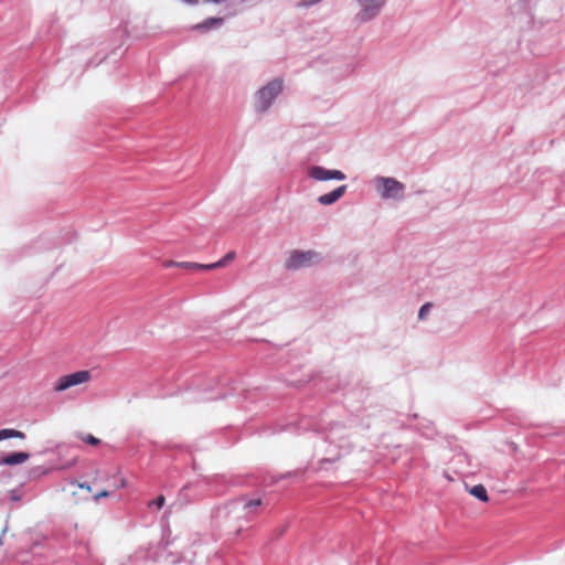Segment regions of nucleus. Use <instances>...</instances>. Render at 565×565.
<instances>
[{"instance_id": "22", "label": "nucleus", "mask_w": 565, "mask_h": 565, "mask_svg": "<svg viewBox=\"0 0 565 565\" xmlns=\"http://www.w3.org/2000/svg\"><path fill=\"white\" fill-rule=\"evenodd\" d=\"M185 1L189 2V3H195L196 2V0H185Z\"/></svg>"}, {"instance_id": "17", "label": "nucleus", "mask_w": 565, "mask_h": 565, "mask_svg": "<svg viewBox=\"0 0 565 565\" xmlns=\"http://www.w3.org/2000/svg\"><path fill=\"white\" fill-rule=\"evenodd\" d=\"M430 308H431L430 302L423 305L422 308L419 309L418 318L422 320L425 319L428 316Z\"/></svg>"}, {"instance_id": "20", "label": "nucleus", "mask_w": 565, "mask_h": 565, "mask_svg": "<svg viewBox=\"0 0 565 565\" xmlns=\"http://www.w3.org/2000/svg\"><path fill=\"white\" fill-rule=\"evenodd\" d=\"M180 263H181V262L167 260V262H164V263H163V266H164L166 268H170V267H174V266H175V267H180Z\"/></svg>"}, {"instance_id": "7", "label": "nucleus", "mask_w": 565, "mask_h": 565, "mask_svg": "<svg viewBox=\"0 0 565 565\" xmlns=\"http://www.w3.org/2000/svg\"><path fill=\"white\" fill-rule=\"evenodd\" d=\"M345 191L347 185H341L327 194L320 195L318 198V202L322 205H330L342 198Z\"/></svg>"}, {"instance_id": "5", "label": "nucleus", "mask_w": 565, "mask_h": 565, "mask_svg": "<svg viewBox=\"0 0 565 565\" xmlns=\"http://www.w3.org/2000/svg\"><path fill=\"white\" fill-rule=\"evenodd\" d=\"M359 2L361 11L358 17L361 21H367L380 12L385 0H359Z\"/></svg>"}, {"instance_id": "3", "label": "nucleus", "mask_w": 565, "mask_h": 565, "mask_svg": "<svg viewBox=\"0 0 565 565\" xmlns=\"http://www.w3.org/2000/svg\"><path fill=\"white\" fill-rule=\"evenodd\" d=\"M320 260L318 253L312 250H295L290 254L286 262V267L289 269H299L316 264Z\"/></svg>"}, {"instance_id": "11", "label": "nucleus", "mask_w": 565, "mask_h": 565, "mask_svg": "<svg viewBox=\"0 0 565 565\" xmlns=\"http://www.w3.org/2000/svg\"><path fill=\"white\" fill-rule=\"evenodd\" d=\"M469 493L482 502L489 501L487 489L483 484H476L469 489Z\"/></svg>"}, {"instance_id": "15", "label": "nucleus", "mask_w": 565, "mask_h": 565, "mask_svg": "<svg viewBox=\"0 0 565 565\" xmlns=\"http://www.w3.org/2000/svg\"><path fill=\"white\" fill-rule=\"evenodd\" d=\"M77 437L90 446H98L100 444V439L90 434H78Z\"/></svg>"}, {"instance_id": "18", "label": "nucleus", "mask_w": 565, "mask_h": 565, "mask_svg": "<svg viewBox=\"0 0 565 565\" xmlns=\"http://www.w3.org/2000/svg\"><path fill=\"white\" fill-rule=\"evenodd\" d=\"M111 494V491L108 490V489H103L102 491L97 492L96 494H94V500L95 501H98L100 500L102 498H107Z\"/></svg>"}, {"instance_id": "12", "label": "nucleus", "mask_w": 565, "mask_h": 565, "mask_svg": "<svg viewBox=\"0 0 565 565\" xmlns=\"http://www.w3.org/2000/svg\"><path fill=\"white\" fill-rule=\"evenodd\" d=\"M8 438L23 439V438H25V435H24V433L17 430V429H12V428L0 429V441L8 439Z\"/></svg>"}, {"instance_id": "1", "label": "nucleus", "mask_w": 565, "mask_h": 565, "mask_svg": "<svg viewBox=\"0 0 565 565\" xmlns=\"http://www.w3.org/2000/svg\"><path fill=\"white\" fill-rule=\"evenodd\" d=\"M282 90V81L274 79L269 82L266 86L262 87L256 94V108L258 111H266L273 100L281 93Z\"/></svg>"}, {"instance_id": "14", "label": "nucleus", "mask_w": 565, "mask_h": 565, "mask_svg": "<svg viewBox=\"0 0 565 565\" xmlns=\"http://www.w3.org/2000/svg\"><path fill=\"white\" fill-rule=\"evenodd\" d=\"M223 22L222 18H210L205 20L203 23L196 24L194 29H209L214 25H220Z\"/></svg>"}, {"instance_id": "16", "label": "nucleus", "mask_w": 565, "mask_h": 565, "mask_svg": "<svg viewBox=\"0 0 565 565\" xmlns=\"http://www.w3.org/2000/svg\"><path fill=\"white\" fill-rule=\"evenodd\" d=\"M205 266L206 265H204V264L191 263V262H181L180 263V267L184 268V269H202V270H206Z\"/></svg>"}, {"instance_id": "13", "label": "nucleus", "mask_w": 565, "mask_h": 565, "mask_svg": "<svg viewBox=\"0 0 565 565\" xmlns=\"http://www.w3.org/2000/svg\"><path fill=\"white\" fill-rule=\"evenodd\" d=\"M262 500L260 499H253L248 500L244 503V510L246 513H257V509L260 507Z\"/></svg>"}, {"instance_id": "10", "label": "nucleus", "mask_w": 565, "mask_h": 565, "mask_svg": "<svg viewBox=\"0 0 565 565\" xmlns=\"http://www.w3.org/2000/svg\"><path fill=\"white\" fill-rule=\"evenodd\" d=\"M236 257L235 252H228L222 259L216 263L206 264L205 269L211 270L215 268H221L226 266L230 262L234 260Z\"/></svg>"}, {"instance_id": "4", "label": "nucleus", "mask_w": 565, "mask_h": 565, "mask_svg": "<svg viewBox=\"0 0 565 565\" xmlns=\"http://www.w3.org/2000/svg\"><path fill=\"white\" fill-rule=\"evenodd\" d=\"M89 380L90 373L88 371H77L75 373L60 377L54 388L56 392H63L72 386L86 383Z\"/></svg>"}, {"instance_id": "6", "label": "nucleus", "mask_w": 565, "mask_h": 565, "mask_svg": "<svg viewBox=\"0 0 565 565\" xmlns=\"http://www.w3.org/2000/svg\"><path fill=\"white\" fill-rule=\"evenodd\" d=\"M308 174L310 178L318 180V181H327L331 179L335 180H344L345 175L343 172L339 170H327L322 167H311L308 171Z\"/></svg>"}, {"instance_id": "21", "label": "nucleus", "mask_w": 565, "mask_h": 565, "mask_svg": "<svg viewBox=\"0 0 565 565\" xmlns=\"http://www.w3.org/2000/svg\"><path fill=\"white\" fill-rule=\"evenodd\" d=\"M79 487H81V488H86L88 491H90V487H89V486L81 484Z\"/></svg>"}, {"instance_id": "9", "label": "nucleus", "mask_w": 565, "mask_h": 565, "mask_svg": "<svg viewBox=\"0 0 565 565\" xmlns=\"http://www.w3.org/2000/svg\"><path fill=\"white\" fill-rule=\"evenodd\" d=\"M105 477L109 480V488L111 492L127 487V479L121 476L120 471H117L111 476L105 475Z\"/></svg>"}, {"instance_id": "2", "label": "nucleus", "mask_w": 565, "mask_h": 565, "mask_svg": "<svg viewBox=\"0 0 565 565\" xmlns=\"http://www.w3.org/2000/svg\"><path fill=\"white\" fill-rule=\"evenodd\" d=\"M375 183L383 199L399 200L403 198L405 186L402 182L393 178L379 177L375 179Z\"/></svg>"}, {"instance_id": "19", "label": "nucleus", "mask_w": 565, "mask_h": 565, "mask_svg": "<svg viewBox=\"0 0 565 565\" xmlns=\"http://www.w3.org/2000/svg\"><path fill=\"white\" fill-rule=\"evenodd\" d=\"M164 497L163 495H159L156 500L151 501L149 503V505H156L158 509H161L163 505H164Z\"/></svg>"}, {"instance_id": "8", "label": "nucleus", "mask_w": 565, "mask_h": 565, "mask_svg": "<svg viewBox=\"0 0 565 565\" xmlns=\"http://www.w3.org/2000/svg\"><path fill=\"white\" fill-rule=\"evenodd\" d=\"M29 454L26 452H13L3 458H1L0 463L8 466L20 465L29 459Z\"/></svg>"}]
</instances>
